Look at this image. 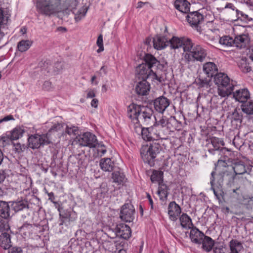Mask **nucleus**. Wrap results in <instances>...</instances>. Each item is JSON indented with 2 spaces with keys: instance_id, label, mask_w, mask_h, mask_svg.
Here are the masks:
<instances>
[{
  "instance_id": "4d7b16f0",
  "label": "nucleus",
  "mask_w": 253,
  "mask_h": 253,
  "mask_svg": "<svg viewBox=\"0 0 253 253\" xmlns=\"http://www.w3.org/2000/svg\"><path fill=\"white\" fill-rule=\"evenodd\" d=\"M52 88L51 83L49 81H45L43 84L42 88L44 90H50Z\"/></svg>"
},
{
  "instance_id": "f8f14e48",
  "label": "nucleus",
  "mask_w": 253,
  "mask_h": 253,
  "mask_svg": "<svg viewBox=\"0 0 253 253\" xmlns=\"http://www.w3.org/2000/svg\"><path fill=\"white\" fill-rule=\"evenodd\" d=\"M250 38L247 34L236 36L234 39V46L238 49H243L249 46Z\"/></svg>"
},
{
  "instance_id": "4be33fe9",
  "label": "nucleus",
  "mask_w": 253,
  "mask_h": 253,
  "mask_svg": "<svg viewBox=\"0 0 253 253\" xmlns=\"http://www.w3.org/2000/svg\"><path fill=\"white\" fill-rule=\"evenodd\" d=\"M64 126L65 124L64 123H55L48 130L46 135L49 137L52 134L57 133V135L63 134L64 130Z\"/></svg>"
},
{
  "instance_id": "5701e85b",
  "label": "nucleus",
  "mask_w": 253,
  "mask_h": 253,
  "mask_svg": "<svg viewBox=\"0 0 253 253\" xmlns=\"http://www.w3.org/2000/svg\"><path fill=\"white\" fill-rule=\"evenodd\" d=\"M203 71L208 77H213L217 71L216 65L212 62H207L203 65Z\"/></svg>"
},
{
  "instance_id": "052dcab7",
  "label": "nucleus",
  "mask_w": 253,
  "mask_h": 253,
  "mask_svg": "<svg viewBox=\"0 0 253 253\" xmlns=\"http://www.w3.org/2000/svg\"><path fill=\"white\" fill-rule=\"evenodd\" d=\"M98 104V100L96 98H93L91 101L90 105L92 107L97 108Z\"/></svg>"
},
{
  "instance_id": "a18cd8bd",
  "label": "nucleus",
  "mask_w": 253,
  "mask_h": 253,
  "mask_svg": "<svg viewBox=\"0 0 253 253\" xmlns=\"http://www.w3.org/2000/svg\"><path fill=\"white\" fill-rule=\"evenodd\" d=\"M65 133L69 135H75L78 132V127L75 126H69L65 124L64 126Z\"/></svg>"
},
{
  "instance_id": "2f4dec72",
  "label": "nucleus",
  "mask_w": 253,
  "mask_h": 253,
  "mask_svg": "<svg viewBox=\"0 0 253 253\" xmlns=\"http://www.w3.org/2000/svg\"><path fill=\"white\" fill-rule=\"evenodd\" d=\"M32 43V41L30 40H22L18 43V49L21 52L26 51L30 48Z\"/></svg>"
},
{
  "instance_id": "4468645a",
  "label": "nucleus",
  "mask_w": 253,
  "mask_h": 253,
  "mask_svg": "<svg viewBox=\"0 0 253 253\" xmlns=\"http://www.w3.org/2000/svg\"><path fill=\"white\" fill-rule=\"evenodd\" d=\"M181 212L180 206L175 202H171L168 207V214L171 220L176 221Z\"/></svg>"
},
{
  "instance_id": "7ed1b4c3",
  "label": "nucleus",
  "mask_w": 253,
  "mask_h": 253,
  "mask_svg": "<svg viewBox=\"0 0 253 253\" xmlns=\"http://www.w3.org/2000/svg\"><path fill=\"white\" fill-rule=\"evenodd\" d=\"M214 82L218 86V94L219 96L224 97L232 93L234 84L226 74L222 73L216 74Z\"/></svg>"
},
{
  "instance_id": "412c9836",
  "label": "nucleus",
  "mask_w": 253,
  "mask_h": 253,
  "mask_svg": "<svg viewBox=\"0 0 253 253\" xmlns=\"http://www.w3.org/2000/svg\"><path fill=\"white\" fill-rule=\"evenodd\" d=\"M174 8L179 12L186 14L190 11V3L187 0H175L173 2Z\"/></svg>"
},
{
  "instance_id": "6e6d98bb",
  "label": "nucleus",
  "mask_w": 253,
  "mask_h": 253,
  "mask_svg": "<svg viewBox=\"0 0 253 253\" xmlns=\"http://www.w3.org/2000/svg\"><path fill=\"white\" fill-rule=\"evenodd\" d=\"M144 6L151 7V5L148 2L139 1L137 3V5L136 6V8L140 9V8L143 7Z\"/></svg>"
},
{
  "instance_id": "f3484780",
  "label": "nucleus",
  "mask_w": 253,
  "mask_h": 253,
  "mask_svg": "<svg viewBox=\"0 0 253 253\" xmlns=\"http://www.w3.org/2000/svg\"><path fill=\"white\" fill-rule=\"evenodd\" d=\"M205 235L196 228H193L190 232V238L191 241L198 245H201Z\"/></svg>"
},
{
  "instance_id": "aec40b11",
  "label": "nucleus",
  "mask_w": 253,
  "mask_h": 253,
  "mask_svg": "<svg viewBox=\"0 0 253 253\" xmlns=\"http://www.w3.org/2000/svg\"><path fill=\"white\" fill-rule=\"evenodd\" d=\"M244 251L243 245L241 242L236 239L229 242L228 253H243Z\"/></svg>"
},
{
  "instance_id": "f03ea898",
  "label": "nucleus",
  "mask_w": 253,
  "mask_h": 253,
  "mask_svg": "<svg viewBox=\"0 0 253 253\" xmlns=\"http://www.w3.org/2000/svg\"><path fill=\"white\" fill-rule=\"evenodd\" d=\"M144 60L145 63L140 64L136 69V78L139 80L150 79L152 81L156 80L161 82V78L158 77L151 69L153 67L158 66L159 64L158 60L154 56L149 54L145 55Z\"/></svg>"
},
{
  "instance_id": "ddd939ff",
  "label": "nucleus",
  "mask_w": 253,
  "mask_h": 253,
  "mask_svg": "<svg viewBox=\"0 0 253 253\" xmlns=\"http://www.w3.org/2000/svg\"><path fill=\"white\" fill-rule=\"evenodd\" d=\"M169 105V100L163 96L157 98L154 102L155 110L161 113H163Z\"/></svg>"
},
{
  "instance_id": "a19ab883",
  "label": "nucleus",
  "mask_w": 253,
  "mask_h": 253,
  "mask_svg": "<svg viewBox=\"0 0 253 253\" xmlns=\"http://www.w3.org/2000/svg\"><path fill=\"white\" fill-rule=\"evenodd\" d=\"M211 144L215 150H217L221 146L224 145V142L222 139L213 137L211 139Z\"/></svg>"
},
{
  "instance_id": "37998d69",
  "label": "nucleus",
  "mask_w": 253,
  "mask_h": 253,
  "mask_svg": "<svg viewBox=\"0 0 253 253\" xmlns=\"http://www.w3.org/2000/svg\"><path fill=\"white\" fill-rule=\"evenodd\" d=\"M150 128H139L142 138L145 141H151L153 139L152 134L149 131Z\"/></svg>"
},
{
  "instance_id": "49530a36",
  "label": "nucleus",
  "mask_w": 253,
  "mask_h": 253,
  "mask_svg": "<svg viewBox=\"0 0 253 253\" xmlns=\"http://www.w3.org/2000/svg\"><path fill=\"white\" fill-rule=\"evenodd\" d=\"M232 143L237 149H240L244 145V142L242 138H241L238 135H237L234 137V138L232 141Z\"/></svg>"
},
{
  "instance_id": "c9c22d12",
  "label": "nucleus",
  "mask_w": 253,
  "mask_h": 253,
  "mask_svg": "<svg viewBox=\"0 0 253 253\" xmlns=\"http://www.w3.org/2000/svg\"><path fill=\"white\" fill-rule=\"evenodd\" d=\"M220 44L224 46H234V39L229 36L221 37L219 40Z\"/></svg>"
},
{
  "instance_id": "dca6fc26",
  "label": "nucleus",
  "mask_w": 253,
  "mask_h": 253,
  "mask_svg": "<svg viewBox=\"0 0 253 253\" xmlns=\"http://www.w3.org/2000/svg\"><path fill=\"white\" fill-rule=\"evenodd\" d=\"M233 97L236 101L244 103L250 98V93L247 88L239 89L233 92Z\"/></svg>"
},
{
  "instance_id": "7c9ffc66",
  "label": "nucleus",
  "mask_w": 253,
  "mask_h": 253,
  "mask_svg": "<svg viewBox=\"0 0 253 253\" xmlns=\"http://www.w3.org/2000/svg\"><path fill=\"white\" fill-rule=\"evenodd\" d=\"M163 172L160 170H153L151 176V180L153 183H158L159 184L163 182Z\"/></svg>"
},
{
  "instance_id": "393cba45",
  "label": "nucleus",
  "mask_w": 253,
  "mask_h": 253,
  "mask_svg": "<svg viewBox=\"0 0 253 253\" xmlns=\"http://www.w3.org/2000/svg\"><path fill=\"white\" fill-rule=\"evenodd\" d=\"M0 245L4 249H8L11 247L10 235L7 233H2L0 236Z\"/></svg>"
},
{
  "instance_id": "3c124183",
  "label": "nucleus",
  "mask_w": 253,
  "mask_h": 253,
  "mask_svg": "<svg viewBox=\"0 0 253 253\" xmlns=\"http://www.w3.org/2000/svg\"><path fill=\"white\" fill-rule=\"evenodd\" d=\"M14 150L16 153H20L23 152L26 146L24 144H21L19 143H13Z\"/></svg>"
},
{
  "instance_id": "13d9d810",
  "label": "nucleus",
  "mask_w": 253,
  "mask_h": 253,
  "mask_svg": "<svg viewBox=\"0 0 253 253\" xmlns=\"http://www.w3.org/2000/svg\"><path fill=\"white\" fill-rule=\"evenodd\" d=\"M213 252L214 253H225L224 249L222 246L216 247L214 249Z\"/></svg>"
},
{
  "instance_id": "6ab92c4d",
  "label": "nucleus",
  "mask_w": 253,
  "mask_h": 253,
  "mask_svg": "<svg viewBox=\"0 0 253 253\" xmlns=\"http://www.w3.org/2000/svg\"><path fill=\"white\" fill-rule=\"evenodd\" d=\"M150 84L145 80L139 81L135 87V90L137 94L142 96L147 95L150 91Z\"/></svg>"
},
{
  "instance_id": "e2e57ef3",
  "label": "nucleus",
  "mask_w": 253,
  "mask_h": 253,
  "mask_svg": "<svg viewBox=\"0 0 253 253\" xmlns=\"http://www.w3.org/2000/svg\"><path fill=\"white\" fill-rule=\"evenodd\" d=\"M99 74H101L102 73H103L104 74H106L107 73V70H106V68L105 67V66H102L101 67V68H100V71H99Z\"/></svg>"
},
{
  "instance_id": "c03bdc74",
  "label": "nucleus",
  "mask_w": 253,
  "mask_h": 253,
  "mask_svg": "<svg viewBox=\"0 0 253 253\" xmlns=\"http://www.w3.org/2000/svg\"><path fill=\"white\" fill-rule=\"evenodd\" d=\"M22 180L24 181L22 187L24 190H27L31 188L32 180L31 177L22 175Z\"/></svg>"
},
{
  "instance_id": "4c0bfd02",
  "label": "nucleus",
  "mask_w": 253,
  "mask_h": 253,
  "mask_svg": "<svg viewBox=\"0 0 253 253\" xmlns=\"http://www.w3.org/2000/svg\"><path fill=\"white\" fill-rule=\"evenodd\" d=\"M26 207V202L23 200L13 202L11 204V207L15 212L21 211Z\"/></svg>"
},
{
  "instance_id": "a211bd4d",
  "label": "nucleus",
  "mask_w": 253,
  "mask_h": 253,
  "mask_svg": "<svg viewBox=\"0 0 253 253\" xmlns=\"http://www.w3.org/2000/svg\"><path fill=\"white\" fill-rule=\"evenodd\" d=\"M203 19V15L197 11L190 13L186 16L188 22L192 26H197Z\"/></svg>"
},
{
  "instance_id": "20e7f679",
  "label": "nucleus",
  "mask_w": 253,
  "mask_h": 253,
  "mask_svg": "<svg viewBox=\"0 0 253 253\" xmlns=\"http://www.w3.org/2000/svg\"><path fill=\"white\" fill-rule=\"evenodd\" d=\"M61 0H38L36 3L38 11L42 14L50 16L58 11Z\"/></svg>"
},
{
  "instance_id": "774afa93",
  "label": "nucleus",
  "mask_w": 253,
  "mask_h": 253,
  "mask_svg": "<svg viewBox=\"0 0 253 253\" xmlns=\"http://www.w3.org/2000/svg\"><path fill=\"white\" fill-rule=\"evenodd\" d=\"M249 52L250 58L253 61V46L251 47Z\"/></svg>"
},
{
  "instance_id": "f704fd0d",
  "label": "nucleus",
  "mask_w": 253,
  "mask_h": 253,
  "mask_svg": "<svg viewBox=\"0 0 253 253\" xmlns=\"http://www.w3.org/2000/svg\"><path fill=\"white\" fill-rule=\"evenodd\" d=\"M112 178L113 182L118 184L123 183L125 180V176L124 174L120 171H115L112 173Z\"/></svg>"
},
{
  "instance_id": "79ce46f5",
  "label": "nucleus",
  "mask_w": 253,
  "mask_h": 253,
  "mask_svg": "<svg viewBox=\"0 0 253 253\" xmlns=\"http://www.w3.org/2000/svg\"><path fill=\"white\" fill-rule=\"evenodd\" d=\"M34 228V225L25 223L20 228V231L23 232L25 235H28L32 232Z\"/></svg>"
},
{
  "instance_id": "de8ad7c7",
  "label": "nucleus",
  "mask_w": 253,
  "mask_h": 253,
  "mask_svg": "<svg viewBox=\"0 0 253 253\" xmlns=\"http://www.w3.org/2000/svg\"><path fill=\"white\" fill-rule=\"evenodd\" d=\"M47 195L48 196V200H50L53 204H54L56 206V208H57L58 211L60 212V213H59L60 216L62 217L63 218H66L67 215V216L62 215L61 213V210L62 209V208L61 207H60V206H59L58 207L56 206L57 203V202L54 201V200L55 198L54 193L53 192H50L49 193H48Z\"/></svg>"
},
{
  "instance_id": "864d4df0",
  "label": "nucleus",
  "mask_w": 253,
  "mask_h": 253,
  "mask_svg": "<svg viewBox=\"0 0 253 253\" xmlns=\"http://www.w3.org/2000/svg\"><path fill=\"white\" fill-rule=\"evenodd\" d=\"M8 250V253H23L22 250L20 247H14L9 248Z\"/></svg>"
},
{
  "instance_id": "c85d7f7f",
  "label": "nucleus",
  "mask_w": 253,
  "mask_h": 253,
  "mask_svg": "<svg viewBox=\"0 0 253 253\" xmlns=\"http://www.w3.org/2000/svg\"><path fill=\"white\" fill-rule=\"evenodd\" d=\"M214 241L210 237L205 236L202 242V248L206 252H210L214 245Z\"/></svg>"
},
{
  "instance_id": "09e8293b",
  "label": "nucleus",
  "mask_w": 253,
  "mask_h": 253,
  "mask_svg": "<svg viewBox=\"0 0 253 253\" xmlns=\"http://www.w3.org/2000/svg\"><path fill=\"white\" fill-rule=\"evenodd\" d=\"M11 139L7 135L0 137V147L3 148L9 144Z\"/></svg>"
},
{
  "instance_id": "0eeeda50",
  "label": "nucleus",
  "mask_w": 253,
  "mask_h": 253,
  "mask_svg": "<svg viewBox=\"0 0 253 253\" xmlns=\"http://www.w3.org/2000/svg\"><path fill=\"white\" fill-rule=\"evenodd\" d=\"M160 145L154 143L151 145H143L140 150L142 158L145 163L151 164V160L154 159L160 153Z\"/></svg>"
},
{
  "instance_id": "423d86ee",
  "label": "nucleus",
  "mask_w": 253,
  "mask_h": 253,
  "mask_svg": "<svg viewBox=\"0 0 253 253\" xmlns=\"http://www.w3.org/2000/svg\"><path fill=\"white\" fill-rule=\"evenodd\" d=\"M207 55V51L200 44L194 45L190 51L185 52L184 57L188 62H203Z\"/></svg>"
},
{
  "instance_id": "473e14b6",
  "label": "nucleus",
  "mask_w": 253,
  "mask_h": 253,
  "mask_svg": "<svg viewBox=\"0 0 253 253\" xmlns=\"http://www.w3.org/2000/svg\"><path fill=\"white\" fill-rule=\"evenodd\" d=\"M88 10L86 7L84 6L80 8L78 11L75 13V20L76 22H78L84 18Z\"/></svg>"
},
{
  "instance_id": "0e129e2a",
  "label": "nucleus",
  "mask_w": 253,
  "mask_h": 253,
  "mask_svg": "<svg viewBox=\"0 0 253 253\" xmlns=\"http://www.w3.org/2000/svg\"><path fill=\"white\" fill-rule=\"evenodd\" d=\"M96 79V77L95 76H93L91 77V84H94L95 85H97L98 84V82L97 81H95Z\"/></svg>"
},
{
  "instance_id": "72a5a7b5",
  "label": "nucleus",
  "mask_w": 253,
  "mask_h": 253,
  "mask_svg": "<svg viewBox=\"0 0 253 253\" xmlns=\"http://www.w3.org/2000/svg\"><path fill=\"white\" fill-rule=\"evenodd\" d=\"M236 14L237 20H239L246 23H249L253 21V18L250 17L248 14L244 13L238 9H236Z\"/></svg>"
},
{
  "instance_id": "cd10ccee",
  "label": "nucleus",
  "mask_w": 253,
  "mask_h": 253,
  "mask_svg": "<svg viewBox=\"0 0 253 253\" xmlns=\"http://www.w3.org/2000/svg\"><path fill=\"white\" fill-rule=\"evenodd\" d=\"M168 191L169 188L166 184L163 183V182L159 184L157 194L159 196L160 200H165L167 199L169 194Z\"/></svg>"
},
{
  "instance_id": "a878e982",
  "label": "nucleus",
  "mask_w": 253,
  "mask_h": 253,
  "mask_svg": "<svg viewBox=\"0 0 253 253\" xmlns=\"http://www.w3.org/2000/svg\"><path fill=\"white\" fill-rule=\"evenodd\" d=\"M10 207L8 203L0 201V216L3 218H7L10 216Z\"/></svg>"
},
{
  "instance_id": "e433bc0d",
  "label": "nucleus",
  "mask_w": 253,
  "mask_h": 253,
  "mask_svg": "<svg viewBox=\"0 0 253 253\" xmlns=\"http://www.w3.org/2000/svg\"><path fill=\"white\" fill-rule=\"evenodd\" d=\"M242 110L243 112L248 115L253 114V102L249 101L245 102L241 106Z\"/></svg>"
},
{
  "instance_id": "39448f33",
  "label": "nucleus",
  "mask_w": 253,
  "mask_h": 253,
  "mask_svg": "<svg viewBox=\"0 0 253 253\" xmlns=\"http://www.w3.org/2000/svg\"><path fill=\"white\" fill-rule=\"evenodd\" d=\"M169 46L171 49L176 50L182 48L184 52L190 51L193 46L192 40L186 37L173 36L169 40Z\"/></svg>"
},
{
  "instance_id": "b1692460",
  "label": "nucleus",
  "mask_w": 253,
  "mask_h": 253,
  "mask_svg": "<svg viewBox=\"0 0 253 253\" xmlns=\"http://www.w3.org/2000/svg\"><path fill=\"white\" fill-rule=\"evenodd\" d=\"M99 165L103 171L108 172L112 171L114 167V162L110 158L101 159Z\"/></svg>"
},
{
  "instance_id": "58836bf2",
  "label": "nucleus",
  "mask_w": 253,
  "mask_h": 253,
  "mask_svg": "<svg viewBox=\"0 0 253 253\" xmlns=\"http://www.w3.org/2000/svg\"><path fill=\"white\" fill-rule=\"evenodd\" d=\"M24 130L20 127H15L11 132L10 139L17 140L22 136Z\"/></svg>"
},
{
  "instance_id": "1a4fd4ad",
  "label": "nucleus",
  "mask_w": 253,
  "mask_h": 253,
  "mask_svg": "<svg viewBox=\"0 0 253 253\" xmlns=\"http://www.w3.org/2000/svg\"><path fill=\"white\" fill-rule=\"evenodd\" d=\"M28 142L29 147L34 149L39 148L41 145L49 144L50 139L46 134H35L29 136Z\"/></svg>"
},
{
  "instance_id": "603ef678",
  "label": "nucleus",
  "mask_w": 253,
  "mask_h": 253,
  "mask_svg": "<svg viewBox=\"0 0 253 253\" xmlns=\"http://www.w3.org/2000/svg\"><path fill=\"white\" fill-rule=\"evenodd\" d=\"M97 148L98 154L102 156L104 155L106 152V149L104 144L102 143H98L96 147Z\"/></svg>"
},
{
  "instance_id": "ea45409f",
  "label": "nucleus",
  "mask_w": 253,
  "mask_h": 253,
  "mask_svg": "<svg viewBox=\"0 0 253 253\" xmlns=\"http://www.w3.org/2000/svg\"><path fill=\"white\" fill-rule=\"evenodd\" d=\"M233 169L236 175L243 174L246 172L245 165L240 162L235 164Z\"/></svg>"
},
{
  "instance_id": "bb28decb",
  "label": "nucleus",
  "mask_w": 253,
  "mask_h": 253,
  "mask_svg": "<svg viewBox=\"0 0 253 253\" xmlns=\"http://www.w3.org/2000/svg\"><path fill=\"white\" fill-rule=\"evenodd\" d=\"M228 118L231 120L232 123L233 121L237 123L238 124H241L242 122V116L241 112L239 109H235L232 112H229L228 115Z\"/></svg>"
},
{
  "instance_id": "6e6552de",
  "label": "nucleus",
  "mask_w": 253,
  "mask_h": 253,
  "mask_svg": "<svg viewBox=\"0 0 253 253\" xmlns=\"http://www.w3.org/2000/svg\"><path fill=\"white\" fill-rule=\"evenodd\" d=\"M76 139L78 143L82 146L95 148L98 144L96 136L89 132L79 135Z\"/></svg>"
},
{
  "instance_id": "bf43d9fd",
  "label": "nucleus",
  "mask_w": 253,
  "mask_h": 253,
  "mask_svg": "<svg viewBox=\"0 0 253 253\" xmlns=\"http://www.w3.org/2000/svg\"><path fill=\"white\" fill-rule=\"evenodd\" d=\"M14 118L12 115H8L5 117H4L3 118L0 119V124L4 122H7L10 120H13Z\"/></svg>"
},
{
  "instance_id": "2eb2a0df",
  "label": "nucleus",
  "mask_w": 253,
  "mask_h": 253,
  "mask_svg": "<svg viewBox=\"0 0 253 253\" xmlns=\"http://www.w3.org/2000/svg\"><path fill=\"white\" fill-rule=\"evenodd\" d=\"M154 47L157 50H162L169 46V40L166 37L157 35L153 38Z\"/></svg>"
},
{
  "instance_id": "f257e3e1",
  "label": "nucleus",
  "mask_w": 253,
  "mask_h": 253,
  "mask_svg": "<svg viewBox=\"0 0 253 253\" xmlns=\"http://www.w3.org/2000/svg\"><path fill=\"white\" fill-rule=\"evenodd\" d=\"M153 114V111L151 108L134 104L130 105L127 110V116L134 124L149 125L154 119L156 122L152 129H157L162 127L163 129L159 132L158 136L162 138L166 135V126L168 124V120L166 117H163L157 121Z\"/></svg>"
},
{
  "instance_id": "680f3d73",
  "label": "nucleus",
  "mask_w": 253,
  "mask_h": 253,
  "mask_svg": "<svg viewBox=\"0 0 253 253\" xmlns=\"http://www.w3.org/2000/svg\"><path fill=\"white\" fill-rule=\"evenodd\" d=\"M223 8L224 9L229 8L233 10H235V11L236 9L235 6L234 5V4L231 3H227Z\"/></svg>"
},
{
  "instance_id": "338daca9",
  "label": "nucleus",
  "mask_w": 253,
  "mask_h": 253,
  "mask_svg": "<svg viewBox=\"0 0 253 253\" xmlns=\"http://www.w3.org/2000/svg\"><path fill=\"white\" fill-rule=\"evenodd\" d=\"M5 178V174L3 172H0V183L3 182Z\"/></svg>"
},
{
  "instance_id": "5fc2aeb1",
  "label": "nucleus",
  "mask_w": 253,
  "mask_h": 253,
  "mask_svg": "<svg viewBox=\"0 0 253 253\" xmlns=\"http://www.w3.org/2000/svg\"><path fill=\"white\" fill-rule=\"evenodd\" d=\"M95 96V91L93 89H89L86 91V98H92Z\"/></svg>"
},
{
  "instance_id": "8fccbe9b",
  "label": "nucleus",
  "mask_w": 253,
  "mask_h": 253,
  "mask_svg": "<svg viewBox=\"0 0 253 253\" xmlns=\"http://www.w3.org/2000/svg\"><path fill=\"white\" fill-rule=\"evenodd\" d=\"M96 44L97 46L99 47L98 49L97 50V52L98 53H100L104 50V46H103V36L102 35H100L97 38Z\"/></svg>"
},
{
  "instance_id": "69168bd1",
  "label": "nucleus",
  "mask_w": 253,
  "mask_h": 253,
  "mask_svg": "<svg viewBox=\"0 0 253 253\" xmlns=\"http://www.w3.org/2000/svg\"><path fill=\"white\" fill-rule=\"evenodd\" d=\"M215 174V172L214 171H212L211 173V180H210V183L211 184V185L212 186L213 184V182H214V175Z\"/></svg>"
},
{
  "instance_id": "9b49d317",
  "label": "nucleus",
  "mask_w": 253,
  "mask_h": 253,
  "mask_svg": "<svg viewBox=\"0 0 253 253\" xmlns=\"http://www.w3.org/2000/svg\"><path fill=\"white\" fill-rule=\"evenodd\" d=\"M114 231L117 236L125 240L129 239L131 235L130 227L124 223L117 224Z\"/></svg>"
},
{
  "instance_id": "9d476101",
  "label": "nucleus",
  "mask_w": 253,
  "mask_h": 253,
  "mask_svg": "<svg viewBox=\"0 0 253 253\" xmlns=\"http://www.w3.org/2000/svg\"><path fill=\"white\" fill-rule=\"evenodd\" d=\"M135 210L133 206L129 203L125 204L122 208L120 217L121 219L126 222H130L134 218Z\"/></svg>"
},
{
  "instance_id": "c756f323",
  "label": "nucleus",
  "mask_w": 253,
  "mask_h": 253,
  "mask_svg": "<svg viewBox=\"0 0 253 253\" xmlns=\"http://www.w3.org/2000/svg\"><path fill=\"white\" fill-rule=\"evenodd\" d=\"M181 226L184 228H191L193 225L191 218L186 213H183L179 217Z\"/></svg>"
}]
</instances>
